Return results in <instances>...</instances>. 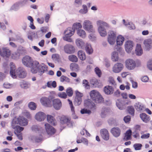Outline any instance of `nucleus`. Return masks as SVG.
<instances>
[{"mask_svg": "<svg viewBox=\"0 0 152 152\" xmlns=\"http://www.w3.org/2000/svg\"><path fill=\"white\" fill-rule=\"evenodd\" d=\"M10 74L14 78L16 77V75H18L19 77L24 78L26 75V72L23 68H20L16 70L15 66L13 63L10 64Z\"/></svg>", "mask_w": 152, "mask_h": 152, "instance_id": "1", "label": "nucleus"}, {"mask_svg": "<svg viewBox=\"0 0 152 152\" xmlns=\"http://www.w3.org/2000/svg\"><path fill=\"white\" fill-rule=\"evenodd\" d=\"M97 24L99 26L98 30L101 36L103 37H105L107 35L105 29L109 27V25L107 23L100 20L97 21Z\"/></svg>", "mask_w": 152, "mask_h": 152, "instance_id": "2", "label": "nucleus"}, {"mask_svg": "<svg viewBox=\"0 0 152 152\" xmlns=\"http://www.w3.org/2000/svg\"><path fill=\"white\" fill-rule=\"evenodd\" d=\"M91 98L95 102H99L102 101L103 98L96 90H93L90 92Z\"/></svg>", "mask_w": 152, "mask_h": 152, "instance_id": "3", "label": "nucleus"}, {"mask_svg": "<svg viewBox=\"0 0 152 152\" xmlns=\"http://www.w3.org/2000/svg\"><path fill=\"white\" fill-rule=\"evenodd\" d=\"M83 27L88 32H94V31L92 23L89 20H86L84 21Z\"/></svg>", "mask_w": 152, "mask_h": 152, "instance_id": "4", "label": "nucleus"}, {"mask_svg": "<svg viewBox=\"0 0 152 152\" xmlns=\"http://www.w3.org/2000/svg\"><path fill=\"white\" fill-rule=\"evenodd\" d=\"M34 61L32 58L28 56H26L22 59L23 64L27 67H30Z\"/></svg>", "mask_w": 152, "mask_h": 152, "instance_id": "5", "label": "nucleus"}, {"mask_svg": "<svg viewBox=\"0 0 152 152\" xmlns=\"http://www.w3.org/2000/svg\"><path fill=\"white\" fill-rule=\"evenodd\" d=\"M116 38V33L112 31H110L108 32V36L107 38L109 43L111 45H113L115 42Z\"/></svg>", "mask_w": 152, "mask_h": 152, "instance_id": "6", "label": "nucleus"}, {"mask_svg": "<svg viewBox=\"0 0 152 152\" xmlns=\"http://www.w3.org/2000/svg\"><path fill=\"white\" fill-rule=\"evenodd\" d=\"M64 50L66 53L69 54L73 53L75 51L74 47L70 44L65 45L64 46Z\"/></svg>", "mask_w": 152, "mask_h": 152, "instance_id": "7", "label": "nucleus"}, {"mask_svg": "<svg viewBox=\"0 0 152 152\" xmlns=\"http://www.w3.org/2000/svg\"><path fill=\"white\" fill-rule=\"evenodd\" d=\"M45 126L46 131L48 135L51 136L56 133V130L48 124L45 123Z\"/></svg>", "mask_w": 152, "mask_h": 152, "instance_id": "8", "label": "nucleus"}, {"mask_svg": "<svg viewBox=\"0 0 152 152\" xmlns=\"http://www.w3.org/2000/svg\"><path fill=\"white\" fill-rule=\"evenodd\" d=\"M11 51L7 48H0V55L3 57L9 58L11 55Z\"/></svg>", "mask_w": 152, "mask_h": 152, "instance_id": "9", "label": "nucleus"}, {"mask_svg": "<svg viewBox=\"0 0 152 152\" xmlns=\"http://www.w3.org/2000/svg\"><path fill=\"white\" fill-rule=\"evenodd\" d=\"M84 106L86 107L91 110H95L96 108L94 103L92 102L89 99H87L84 101Z\"/></svg>", "mask_w": 152, "mask_h": 152, "instance_id": "10", "label": "nucleus"}, {"mask_svg": "<svg viewBox=\"0 0 152 152\" xmlns=\"http://www.w3.org/2000/svg\"><path fill=\"white\" fill-rule=\"evenodd\" d=\"M126 67L129 69L132 70L134 69L136 66L135 61L132 59H129L125 61Z\"/></svg>", "mask_w": 152, "mask_h": 152, "instance_id": "11", "label": "nucleus"}, {"mask_svg": "<svg viewBox=\"0 0 152 152\" xmlns=\"http://www.w3.org/2000/svg\"><path fill=\"white\" fill-rule=\"evenodd\" d=\"M39 63L37 61H34L30 67L31 72L34 74L37 73L39 72Z\"/></svg>", "mask_w": 152, "mask_h": 152, "instance_id": "12", "label": "nucleus"}, {"mask_svg": "<svg viewBox=\"0 0 152 152\" xmlns=\"http://www.w3.org/2000/svg\"><path fill=\"white\" fill-rule=\"evenodd\" d=\"M42 104L44 106L50 107L51 106V100L49 98L43 97L40 100Z\"/></svg>", "mask_w": 152, "mask_h": 152, "instance_id": "13", "label": "nucleus"}, {"mask_svg": "<svg viewBox=\"0 0 152 152\" xmlns=\"http://www.w3.org/2000/svg\"><path fill=\"white\" fill-rule=\"evenodd\" d=\"M123 67V65L122 64L118 63L114 65L112 68V71L115 73H118L121 71Z\"/></svg>", "mask_w": 152, "mask_h": 152, "instance_id": "14", "label": "nucleus"}, {"mask_svg": "<svg viewBox=\"0 0 152 152\" xmlns=\"http://www.w3.org/2000/svg\"><path fill=\"white\" fill-rule=\"evenodd\" d=\"M75 94L76 95L74 102L77 103L78 105H79L81 104L82 102L83 94L77 91H75Z\"/></svg>", "mask_w": 152, "mask_h": 152, "instance_id": "15", "label": "nucleus"}, {"mask_svg": "<svg viewBox=\"0 0 152 152\" xmlns=\"http://www.w3.org/2000/svg\"><path fill=\"white\" fill-rule=\"evenodd\" d=\"M124 40V37L121 35L118 36L116 42L117 45L115 47V49L117 51H119L121 49V47H118V45L121 46L122 45Z\"/></svg>", "mask_w": 152, "mask_h": 152, "instance_id": "16", "label": "nucleus"}, {"mask_svg": "<svg viewBox=\"0 0 152 152\" xmlns=\"http://www.w3.org/2000/svg\"><path fill=\"white\" fill-rule=\"evenodd\" d=\"M110 132L113 136L117 137H119L121 134V130L119 127H114L111 129Z\"/></svg>", "mask_w": 152, "mask_h": 152, "instance_id": "17", "label": "nucleus"}, {"mask_svg": "<svg viewBox=\"0 0 152 152\" xmlns=\"http://www.w3.org/2000/svg\"><path fill=\"white\" fill-rule=\"evenodd\" d=\"M53 105L54 108L56 110H59L62 106V103L58 99H56L53 101Z\"/></svg>", "mask_w": 152, "mask_h": 152, "instance_id": "18", "label": "nucleus"}, {"mask_svg": "<svg viewBox=\"0 0 152 152\" xmlns=\"http://www.w3.org/2000/svg\"><path fill=\"white\" fill-rule=\"evenodd\" d=\"M100 134L103 139L108 140L110 137L109 134L108 130L105 129H103L100 130Z\"/></svg>", "mask_w": 152, "mask_h": 152, "instance_id": "19", "label": "nucleus"}, {"mask_svg": "<svg viewBox=\"0 0 152 152\" xmlns=\"http://www.w3.org/2000/svg\"><path fill=\"white\" fill-rule=\"evenodd\" d=\"M46 117L45 114L44 113L41 112L37 113L35 116V119L39 121H44Z\"/></svg>", "mask_w": 152, "mask_h": 152, "instance_id": "20", "label": "nucleus"}, {"mask_svg": "<svg viewBox=\"0 0 152 152\" xmlns=\"http://www.w3.org/2000/svg\"><path fill=\"white\" fill-rule=\"evenodd\" d=\"M133 46V42L131 41H128L126 42L125 45V48L126 50L128 53L131 52Z\"/></svg>", "mask_w": 152, "mask_h": 152, "instance_id": "21", "label": "nucleus"}, {"mask_svg": "<svg viewBox=\"0 0 152 152\" xmlns=\"http://www.w3.org/2000/svg\"><path fill=\"white\" fill-rule=\"evenodd\" d=\"M60 122L62 124L71 123V118L68 116L62 115L60 118Z\"/></svg>", "mask_w": 152, "mask_h": 152, "instance_id": "22", "label": "nucleus"}, {"mask_svg": "<svg viewBox=\"0 0 152 152\" xmlns=\"http://www.w3.org/2000/svg\"><path fill=\"white\" fill-rule=\"evenodd\" d=\"M18 123L22 126H25L28 124L27 120L23 116H19L17 119Z\"/></svg>", "mask_w": 152, "mask_h": 152, "instance_id": "23", "label": "nucleus"}, {"mask_svg": "<svg viewBox=\"0 0 152 152\" xmlns=\"http://www.w3.org/2000/svg\"><path fill=\"white\" fill-rule=\"evenodd\" d=\"M143 43L146 50H149L152 48V40L150 39H145Z\"/></svg>", "mask_w": 152, "mask_h": 152, "instance_id": "24", "label": "nucleus"}, {"mask_svg": "<svg viewBox=\"0 0 152 152\" xmlns=\"http://www.w3.org/2000/svg\"><path fill=\"white\" fill-rule=\"evenodd\" d=\"M104 91L105 94L107 95H110L113 93L114 89L112 86H107L104 87Z\"/></svg>", "mask_w": 152, "mask_h": 152, "instance_id": "25", "label": "nucleus"}, {"mask_svg": "<svg viewBox=\"0 0 152 152\" xmlns=\"http://www.w3.org/2000/svg\"><path fill=\"white\" fill-rule=\"evenodd\" d=\"M140 116L143 121L145 123L149 122L151 119L150 116L144 113L140 114Z\"/></svg>", "mask_w": 152, "mask_h": 152, "instance_id": "26", "label": "nucleus"}, {"mask_svg": "<svg viewBox=\"0 0 152 152\" xmlns=\"http://www.w3.org/2000/svg\"><path fill=\"white\" fill-rule=\"evenodd\" d=\"M48 121L52 125L55 126L56 124V121L52 116L48 115L47 116Z\"/></svg>", "mask_w": 152, "mask_h": 152, "instance_id": "27", "label": "nucleus"}, {"mask_svg": "<svg viewBox=\"0 0 152 152\" xmlns=\"http://www.w3.org/2000/svg\"><path fill=\"white\" fill-rule=\"evenodd\" d=\"M31 140L33 142L39 143L41 142L43 140V137L41 135L37 136H33L31 137Z\"/></svg>", "mask_w": 152, "mask_h": 152, "instance_id": "28", "label": "nucleus"}, {"mask_svg": "<svg viewBox=\"0 0 152 152\" xmlns=\"http://www.w3.org/2000/svg\"><path fill=\"white\" fill-rule=\"evenodd\" d=\"M132 132L131 129H129L127 131L125 134L123 140L124 141H127L128 140L131 139V135Z\"/></svg>", "mask_w": 152, "mask_h": 152, "instance_id": "29", "label": "nucleus"}, {"mask_svg": "<svg viewBox=\"0 0 152 152\" xmlns=\"http://www.w3.org/2000/svg\"><path fill=\"white\" fill-rule=\"evenodd\" d=\"M135 53L137 55L140 56L143 53L142 49L141 47V45L137 44L136 45Z\"/></svg>", "mask_w": 152, "mask_h": 152, "instance_id": "30", "label": "nucleus"}, {"mask_svg": "<svg viewBox=\"0 0 152 152\" xmlns=\"http://www.w3.org/2000/svg\"><path fill=\"white\" fill-rule=\"evenodd\" d=\"M70 69L72 71H77L79 69L78 65L75 63H71L70 66Z\"/></svg>", "mask_w": 152, "mask_h": 152, "instance_id": "31", "label": "nucleus"}, {"mask_svg": "<svg viewBox=\"0 0 152 152\" xmlns=\"http://www.w3.org/2000/svg\"><path fill=\"white\" fill-rule=\"evenodd\" d=\"M127 112L131 115L133 116L134 115L135 110L134 107L132 106H129L127 107Z\"/></svg>", "mask_w": 152, "mask_h": 152, "instance_id": "32", "label": "nucleus"}, {"mask_svg": "<svg viewBox=\"0 0 152 152\" xmlns=\"http://www.w3.org/2000/svg\"><path fill=\"white\" fill-rule=\"evenodd\" d=\"M78 56L79 58L82 60H84L86 58L85 52L82 50H80L78 52Z\"/></svg>", "mask_w": 152, "mask_h": 152, "instance_id": "33", "label": "nucleus"}, {"mask_svg": "<svg viewBox=\"0 0 152 152\" xmlns=\"http://www.w3.org/2000/svg\"><path fill=\"white\" fill-rule=\"evenodd\" d=\"M109 110L105 108H102L101 114V116L102 118H104L105 116L109 114Z\"/></svg>", "mask_w": 152, "mask_h": 152, "instance_id": "34", "label": "nucleus"}, {"mask_svg": "<svg viewBox=\"0 0 152 152\" xmlns=\"http://www.w3.org/2000/svg\"><path fill=\"white\" fill-rule=\"evenodd\" d=\"M85 48L86 52L88 54H91L93 52V49L90 45L86 44Z\"/></svg>", "mask_w": 152, "mask_h": 152, "instance_id": "35", "label": "nucleus"}, {"mask_svg": "<svg viewBox=\"0 0 152 152\" xmlns=\"http://www.w3.org/2000/svg\"><path fill=\"white\" fill-rule=\"evenodd\" d=\"M111 59L113 61L115 62L118 61V57L117 52L114 51L112 53L111 55Z\"/></svg>", "mask_w": 152, "mask_h": 152, "instance_id": "36", "label": "nucleus"}, {"mask_svg": "<svg viewBox=\"0 0 152 152\" xmlns=\"http://www.w3.org/2000/svg\"><path fill=\"white\" fill-rule=\"evenodd\" d=\"M134 107L136 110L138 111H140L142 110L143 108V106L140 102H137L135 104Z\"/></svg>", "mask_w": 152, "mask_h": 152, "instance_id": "37", "label": "nucleus"}, {"mask_svg": "<svg viewBox=\"0 0 152 152\" xmlns=\"http://www.w3.org/2000/svg\"><path fill=\"white\" fill-rule=\"evenodd\" d=\"M74 33L72 31V29L71 28L69 27L67 28L65 31V34L69 36H72Z\"/></svg>", "mask_w": 152, "mask_h": 152, "instance_id": "38", "label": "nucleus"}, {"mask_svg": "<svg viewBox=\"0 0 152 152\" xmlns=\"http://www.w3.org/2000/svg\"><path fill=\"white\" fill-rule=\"evenodd\" d=\"M77 34L79 36L82 38H85L86 36V34L85 31L82 29L78 30Z\"/></svg>", "mask_w": 152, "mask_h": 152, "instance_id": "39", "label": "nucleus"}, {"mask_svg": "<svg viewBox=\"0 0 152 152\" xmlns=\"http://www.w3.org/2000/svg\"><path fill=\"white\" fill-rule=\"evenodd\" d=\"M69 60L72 62H77L78 61V58L75 55H71L68 57Z\"/></svg>", "mask_w": 152, "mask_h": 152, "instance_id": "40", "label": "nucleus"}, {"mask_svg": "<svg viewBox=\"0 0 152 152\" xmlns=\"http://www.w3.org/2000/svg\"><path fill=\"white\" fill-rule=\"evenodd\" d=\"M28 107L31 110H34L37 108V105L33 102H31L29 103Z\"/></svg>", "mask_w": 152, "mask_h": 152, "instance_id": "41", "label": "nucleus"}, {"mask_svg": "<svg viewBox=\"0 0 152 152\" xmlns=\"http://www.w3.org/2000/svg\"><path fill=\"white\" fill-rule=\"evenodd\" d=\"M47 69V67L44 64H43L42 65H39V72L44 73Z\"/></svg>", "mask_w": 152, "mask_h": 152, "instance_id": "42", "label": "nucleus"}, {"mask_svg": "<svg viewBox=\"0 0 152 152\" xmlns=\"http://www.w3.org/2000/svg\"><path fill=\"white\" fill-rule=\"evenodd\" d=\"M83 9L80 10L79 12L80 13L82 14L86 13L88 12V9L87 6L85 4H84L82 6Z\"/></svg>", "mask_w": 152, "mask_h": 152, "instance_id": "43", "label": "nucleus"}, {"mask_svg": "<svg viewBox=\"0 0 152 152\" xmlns=\"http://www.w3.org/2000/svg\"><path fill=\"white\" fill-rule=\"evenodd\" d=\"M66 92L67 96L69 97L72 96L73 94V91L72 88L70 87L68 88L66 90Z\"/></svg>", "mask_w": 152, "mask_h": 152, "instance_id": "44", "label": "nucleus"}, {"mask_svg": "<svg viewBox=\"0 0 152 152\" xmlns=\"http://www.w3.org/2000/svg\"><path fill=\"white\" fill-rule=\"evenodd\" d=\"M60 81L61 82H69L70 79L64 75H62L60 78Z\"/></svg>", "mask_w": 152, "mask_h": 152, "instance_id": "45", "label": "nucleus"}, {"mask_svg": "<svg viewBox=\"0 0 152 152\" xmlns=\"http://www.w3.org/2000/svg\"><path fill=\"white\" fill-rule=\"evenodd\" d=\"M76 44L78 47L82 48L84 45V42L82 39H77L76 41Z\"/></svg>", "mask_w": 152, "mask_h": 152, "instance_id": "46", "label": "nucleus"}, {"mask_svg": "<svg viewBox=\"0 0 152 152\" xmlns=\"http://www.w3.org/2000/svg\"><path fill=\"white\" fill-rule=\"evenodd\" d=\"M83 86L86 89H89L90 85L88 81L86 80H84L83 81Z\"/></svg>", "mask_w": 152, "mask_h": 152, "instance_id": "47", "label": "nucleus"}, {"mask_svg": "<svg viewBox=\"0 0 152 152\" xmlns=\"http://www.w3.org/2000/svg\"><path fill=\"white\" fill-rule=\"evenodd\" d=\"M73 28L74 29H79L81 28L82 27L81 24L80 23H74L73 25Z\"/></svg>", "mask_w": 152, "mask_h": 152, "instance_id": "48", "label": "nucleus"}, {"mask_svg": "<svg viewBox=\"0 0 152 152\" xmlns=\"http://www.w3.org/2000/svg\"><path fill=\"white\" fill-rule=\"evenodd\" d=\"M142 146V145L140 143H135L133 145V147L136 151L141 150Z\"/></svg>", "mask_w": 152, "mask_h": 152, "instance_id": "49", "label": "nucleus"}, {"mask_svg": "<svg viewBox=\"0 0 152 152\" xmlns=\"http://www.w3.org/2000/svg\"><path fill=\"white\" fill-rule=\"evenodd\" d=\"M71 37V36L65 34V36L63 37V39L64 41L71 42L72 41V39L70 38Z\"/></svg>", "mask_w": 152, "mask_h": 152, "instance_id": "50", "label": "nucleus"}, {"mask_svg": "<svg viewBox=\"0 0 152 152\" xmlns=\"http://www.w3.org/2000/svg\"><path fill=\"white\" fill-rule=\"evenodd\" d=\"M58 96L61 98L65 99L67 97V94L64 92L60 93L58 94Z\"/></svg>", "mask_w": 152, "mask_h": 152, "instance_id": "51", "label": "nucleus"}, {"mask_svg": "<svg viewBox=\"0 0 152 152\" xmlns=\"http://www.w3.org/2000/svg\"><path fill=\"white\" fill-rule=\"evenodd\" d=\"M95 72L96 74L99 77H100L102 75V72L100 69L98 67L95 69Z\"/></svg>", "mask_w": 152, "mask_h": 152, "instance_id": "52", "label": "nucleus"}, {"mask_svg": "<svg viewBox=\"0 0 152 152\" xmlns=\"http://www.w3.org/2000/svg\"><path fill=\"white\" fill-rule=\"evenodd\" d=\"M80 113L82 114H90L91 113V111L90 110H88L86 109L83 108L81 110Z\"/></svg>", "mask_w": 152, "mask_h": 152, "instance_id": "53", "label": "nucleus"}, {"mask_svg": "<svg viewBox=\"0 0 152 152\" xmlns=\"http://www.w3.org/2000/svg\"><path fill=\"white\" fill-rule=\"evenodd\" d=\"M24 129V128L20 126H17L16 127V130H15V133H21V132Z\"/></svg>", "mask_w": 152, "mask_h": 152, "instance_id": "54", "label": "nucleus"}, {"mask_svg": "<svg viewBox=\"0 0 152 152\" xmlns=\"http://www.w3.org/2000/svg\"><path fill=\"white\" fill-rule=\"evenodd\" d=\"M116 104L118 108L120 110H123L124 109L125 107L121 103L120 101L116 102Z\"/></svg>", "mask_w": 152, "mask_h": 152, "instance_id": "55", "label": "nucleus"}, {"mask_svg": "<svg viewBox=\"0 0 152 152\" xmlns=\"http://www.w3.org/2000/svg\"><path fill=\"white\" fill-rule=\"evenodd\" d=\"M108 81L110 84L113 85L114 86L116 84L114 78L112 77H109Z\"/></svg>", "mask_w": 152, "mask_h": 152, "instance_id": "56", "label": "nucleus"}, {"mask_svg": "<svg viewBox=\"0 0 152 152\" xmlns=\"http://www.w3.org/2000/svg\"><path fill=\"white\" fill-rule=\"evenodd\" d=\"M124 120L126 123L129 122L131 120V117L129 115L126 116L124 117Z\"/></svg>", "mask_w": 152, "mask_h": 152, "instance_id": "57", "label": "nucleus"}, {"mask_svg": "<svg viewBox=\"0 0 152 152\" xmlns=\"http://www.w3.org/2000/svg\"><path fill=\"white\" fill-rule=\"evenodd\" d=\"M150 135L149 133L145 134L142 135L141 137L142 139H147L149 137Z\"/></svg>", "mask_w": 152, "mask_h": 152, "instance_id": "58", "label": "nucleus"}, {"mask_svg": "<svg viewBox=\"0 0 152 152\" xmlns=\"http://www.w3.org/2000/svg\"><path fill=\"white\" fill-rule=\"evenodd\" d=\"M148 80V77L147 76H145L141 78L142 81L144 82H147Z\"/></svg>", "mask_w": 152, "mask_h": 152, "instance_id": "59", "label": "nucleus"}, {"mask_svg": "<svg viewBox=\"0 0 152 152\" xmlns=\"http://www.w3.org/2000/svg\"><path fill=\"white\" fill-rule=\"evenodd\" d=\"M15 134L16 135L19 139L20 140H22L23 137L21 133H15Z\"/></svg>", "mask_w": 152, "mask_h": 152, "instance_id": "60", "label": "nucleus"}, {"mask_svg": "<svg viewBox=\"0 0 152 152\" xmlns=\"http://www.w3.org/2000/svg\"><path fill=\"white\" fill-rule=\"evenodd\" d=\"M132 84L133 88H136L137 87V83L136 82L132 81Z\"/></svg>", "mask_w": 152, "mask_h": 152, "instance_id": "61", "label": "nucleus"}, {"mask_svg": "<svg viewBox=\"0 0 152 152\" xmlns=\"http://www.w3.org/2000/svg\"><path fill=\"white\" fill-rule=\"evenodd\" d=\"M148 67L150 70H152V61H151L148 63Z\"/></svg>", "mask_w": 152, "mask_h": 152, "instance_id": "62", "label": "nucleus"}, {"mask_svg": "<svg viewBox=\"0 0 152 152\" xmlns=\"http://www.w3.org/2000/svg\"><path fill=\"white\" fill-rule=\"evenodd\" d=\"M81 141L86 145H88V142L87 139L85 138H83L81 140Z\"/></svg>", "mask_w": 152, "mask_h": 152, "instance_id": "63", "label": "nucleus"}, {"mask_svg": "<svg viewBox=\"0 0 152 152\" xmlns=\"http://www.w3.org/2000/svg\"><path fill=\"white\" fill-rule=\"evenodd\" d=\"M120 92L118 90H117L114 92V95L117 97H118L120 96Z\"/></svg>", "mask_w": 152, "mask_h": 152, "instance_id": "64", "label": "nucleus"}]
</instances>
